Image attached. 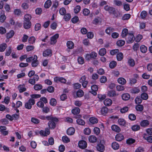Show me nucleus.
I'll return each mask as SVG.
<instances>
[{
    "instance_id": "obj_39",
    "label": "nucleus",
    "mask_w": 152,
    "mask_h": 152,
    "mask_svg": "<svg viewBox=\"0 0 152 152\" xmlns=\"http://www.w3.org/2000/svg\"><path fill=\"white\" fill-rule=\"evenodd\" d=\"M141 51L143 53H146L147 50V48L144 45H142L140 47Z\"/></svg>"
},
{
    "instance_id": "obj_40",
    "label": "nucleus",
    "mask_w": 152,
    "mask_h": 152,
    "mask_svg": "<svg viewBox=\"0 0 152 152\" xmlns=\"http://www.w3.org/2000/svg\"><path fill=\"white\" fill-rule=\"evenodd\" d=\"M80 111V109L78 107H75L72 110V112L74 114H78Z\"/></svg>"
},
{
    "instance_id": "obj_59",
    "label": "nucleus",
    "mask_w": 152,
    "mask_h": 152,
    "mask_svg": "<svg viewBox=\"0 0 152 152\" xmlns=\"http://www.w3.org/2000/svg\"><path fill=\"white\" fill-rule=\"evenodd\" d=\"M116 62L114 61H112L109 64L110 67L111 68H114L116 66Z\"/></svg>"
},
{
    "instance_id": "obj_56",
    "label": "nucleus",
    "mask_w": 152,
    "mask_h": 152,
    "mask_svg": "<svg viewBox=\"0 0 152 152\" xmlns=\"http://www.w3.org/2000/svg\"><path fill=\"white\" fill-rule=\"evenodd\" d=\"M39 64V62L37 59V60H35V61H32L31 63V65L32 67H36L38 66Z\"/></svg>"
},
{
    "instance_id": "obj_52",
    "label": "nucleus",
    "mask_w": 152,
    "mask_h": 152,
    "mask_svg": "<svg viewBox=\"0 0 152 152\" xmlns=\"http://www.w3.org/2000/svg\"><path fill=\"white\" fill-rule=\"evenodd\" d=\"M107 77L105 76H102L101 77L100 81L102 83H104L107 81Z\"/></svg>"
},
{
    "instance_id": "obj_45",
    "label": "nucleus",
    "mask_w": 152,
    "mask_h": 152,
    "mask_svg": "<svg viewBox=\"0 0 152 152\" xmlns=\"http://www.w3.org/2000/svg\"><path fill=\"white\" fill-rule=\"evenodd\" d=\"M42 88V86L41 84H36L34 86V89L36 90H41Z\"/></svg>"
},
{
    "instance_id": "obj_16",
    "label": "nucleus",
    "mask_w": 152,
    "mask_h": 152,
    "mask_svg": "<svg viewBox=\"0 0 152 152\" xmlns=\"http://www.w3.org/2000/svg\"><path fill=\"white\" fill-rule=\"evenodd\" d=\"M6 18V17L5 15L4 12L2 11L0 14V22L1 23L4 22Z\"/></svg>"
},
{
    "instance_id": "obj_35",
    "label": "nucleus",
    "mask_w": 152,
    "mask_h": 152,
    "mask_svg": "<svg viewBox=\"0 0 152 152\" xmlns=\"http://www.w3.org/2000/svg\"><path fill=\"white\" fill-rule=\"evenodd\" d=\"M31 18V15L29 14L25 15L24 17V21H30V20Z\"/></svg>"
},
{
    "instance_id": "obj_27",
    "label": "nucleus",
    "mask_w": 152,
    "mask_h": 152,
    "mask_svg": "<svg viewBox=\"0 0 152 152\" xmlns=\"http://www.w3.org/2000/svg\"><path fill=\"white\" fill-rule=\"evenodd\" d=\"M115 91H110L108 92L107 95L109 97H114L118 95Z\"/></svg>"
},
{
    "instance_id": "obj_9",
    "label": "nucleus",
    "mask_w": 152,
    "mask_h": 152,
    "mask_svg": "<svg viewBox=\"0 0 152 152\" xmlns=\"http://www.w3.org/2000/svg\"><path fill=\"white\" fill-rule=\"evenodd\" d=\"M79 147L81 149H85L87 146V143L84 140L80 141L78 143Z\"/></svg>"
},
{
    "instance_id": "obj_47",
    "label": "nucleus",
    "mask_w": 152,
    "mask_h": 152,
    "mask_svg": "<svg viewBox=\"0 0 152 152\" xmlns=\"http://www.w3.org/2000/svg\"><path fill=\"white\" fill-rule=\"evenodd\" d=\"M76 122L77 124L81 125H84L85 124L84 121L81 119H78L77 120Z\"/></svg>"
},
{
    "instance_id": "obj_54",
    "label": "nucleus",
    "mask_w": 152,
    "mask_h": 152,
    "mask_svg": "<svg viewBox=\"0 0 152 152\" xmlns=\"http://www.w3.org/2000/svg\"><path fill=\"white\" fill-rule=\"evenodd\" d=\"M140 126L138 125H134L132 127V129L133 131H137L140 129Z\"/></svg>"
},
{
    "instance_id": "obj_63",
    "label": "nucleus",
    "mask_w": 152,
    "mask_h": 152,
    "mask_svg": "<svg viewBox=\"0 0 152 152\" xmlns=\"http://www.w3.org/2000/svg\"><path fill=\"white\" fill-rule=\"evenodd\" d=\"M37 105L38 107L42 108L44 106V103L40 100L37 102Z\"/></svg>"
},
{
    "instance_id": "obj_37",
    "label": "nucleus",
    "mask_w": 152,
    "mask_h": 152,
    "mask_svg": "<svg viewBox=\"0 0 152 152\" xmlns=\"http://www.w3.org/2000/svg\"><path fill=\"white\" fill-rule=\"evenodd\" d=\"M128 34V29L126 28L124 29L122 31L121 36L122 37H124L127 35Z\"/></svg>"
},
{
    "instance_id": "obj_61",
    "label": "nucleus",
    "mask_w": 152,
    "mask_h": 152,
    "mask_svg": "<svg viewBox=\"0 0 152 152\" xmlns=\"http://www.w3.org/2000/svg\"><path fill=\"white\" fill-rule=\"evenodd\" d=\"M119 50L118 49L112 50L110 51V53L112 55H114L119 52Z\"/></svg>"
},
{
    "instance_id": "obj_1",
    "label": "nucleus",
    "mask_w": 152,
    "mask_h": 152,
    "mask_svg": "<svg viewBox=\"0 0 152 152\" xmlns=\"http://www.w3.org/2000/svg\"><path fill=\"white\" fill-rule=\"evenodd\" d=\"M97 56V53L95 51H92L91 53L86 54L85 57L87 60L89 61L91 59H95Z\"/></svg>"
},
{
    "instance_id": "obj_44",
    "label": "nucleus",
    "mask_w": 152,
    "mask_h": 152,
    "mask_svg": "<svg viewBox=\"0 0 152 152\" xmlns=\"http://www.w3.org/2000/svg\"><path fill=\"white\" fill-rule=\"evenodd\" d=\"M18 89L20 93L26 90V88L24 86L22 85H19L18 87Z\"/></svg>"
},
{
    "instance_id": "obj_25",
    "label": "nucleus",
    "mask_w": 152,
    "mask_h": 152,
    "mask_svg": "<svg viewBox=\"0 0 152 152\" xmlns=\"http://www.w3.org/2000/svg\"><path fill=\"white\" fill-rule=\"evenodd\" d=\"M128 63L129 66L131 67L134 66L135 65L134 60L132 58H130L128 59Z\"/></svg>"
},
{
    "instance_id": "obj_22",
    "label": "nucleus",
    "mask_w": 152,
    "mask_h": 152,
    "mask_svg": "<svg viewBox=\"0 0 152 152\" xmlns=\"http://www.w3.org/2000/svg\"><path fill=\"white\" fill-rule=\"evenodd\" d=\"M15 32L13 30H11L6 34V37L7 39L11 38L14 35Z\"/></svg>"
},
{
    "instance_id": "obj_42",
    "label": "nucleus",
    "mask_w": 152,
    "mask_h": 152,
    "mask_svg": "<svg viewBox=\"0 0 152 152\" xmlns=\"http://www.w3.org/2000/svg\"><path fill=\"white\" fill-rule=\"evenodd\" d=\"M116 43L118 46L121 47L123 46L124 45L125 42L124 40H119L117 41Z\"/></svg>"
},
{
    "instance_id": "obj_55",
    "label": "nucleus",
    "mask_w": 152,
    "mask_h": 152,
    "mask_svg": "<svg viewBox=\"0 0 152 152\" xmlns=\"http://www.w3.org/2000/svg\"><path fill=\"white\" fill-rule=\"evenodd\" d=\"M34 48V46L32 45H28L26 47V50L28 52L31 51L33 50Z\"/></svg>"
},
{
    "instance_id": "obj_3",
    "label": "nucleus",
    "mask_w": 152,
    "mask_h": 152,
    "mask_svg": "<svg viewBox=\"0 0 152 152\" xmlns=\"http://www.w3.org/2000/svg\"><path fill=\"white\" fill-rule=\"evenodd\" d=\"M58 119L56 118H52L51 121L48 123V125L49 128L51 129H54L56 127L55 122H58Z\"/></svg>"
},
{
    "instance_id": "obj_48",
    "label": "nucleus",
    "mask_w": 152,
    "mask_h": 152,
    "mask_svg": "<svg viewBox=\"0 0 152 152\" xmlns=\"http://www.w3.org/2000/svg\"><path fill=\"white\" fill-rule=\"evenodd\" d=\"M83 132L85 134L89 135L91 133V130L89 128H86L84 129Z\"/></svg>"
},
{
    "instance_id": "obj_41",
    "label": "nucleus",
    "mask_w": 152,
    "mask_h": 152,
    "mask_svg": "<svg viewBox=\"0 0 152 152\" xmlns=\"http://www.w3.org/2000/svg\"><path fill=\"white\" fill-rule=\"evenodd\" d=\"M140 91V89L137 88H133L130 90V92L132 94H137Z\"/></svg>"
},
{
    "instance_id": "obj_11",
    "label": "nucleus",
    "mask_w": 152,
    "mask_h": 152,
    "mask_svg": "<svg viewBox=\"0 0 152 152\" xmlns=\"http://www.w3.org/2000/svg\"><path fill=\"white\" fill-rule=\"evenodd\" d=\"M104 9L105 10L108 11L110 13H112L114 12L115 9L112 7H110L108 5H106L104 7Z\"/></svg>"
},
{
    "instance_id": "obj_34",
    "label": "nucleus",
    "mask_w": 152,
    "mask_h": 152,
    "mask_svg": "<svg viewBox=\"0 0 152 152\" xmlns=\"http://www.w3.org/2000/svg\"><path fill=\"white\" fill-rule=\"evenodd\" d=\"M89 121L92 124H96L98 122V120L97 119L94 117H92L90 118Z\"/></svg>"
},
{
    "instance_id": "obj_15",
    "label": "nucleus",
    "mask_w": 152,
    "mask_h": 152,
    "mask_svg": "<svg viewBox=\"0 0 152 152\" xmlns=\"http://www.w3.org/2000/svg\"><path fill=\"white\" fill-rule=\"evenodd\" d=\"M37 56L35 55L33 56H31L27 58L26 59V61L28 62H30L31 61H34L37 60Z\"/></svg>"
},
{
    "instance_id": "obj_57",
    "label": "nucleus",
    "mask_w": 152,
    "mask_h": 152,
    "mask_svg": "<svg viewBox=\"0 0 152 152\" xmlns=\"http://www.w3.org/2000/svg\"><path fill=\"white\" fill-rule=\"evenodd\" d=\"M116 89L118 91H122L124 90V86L118 85L116 86Z\"/></svg>"
},
{
    "instance_id": "obj_53",
    "label": "nucleus",
    "mask_w": 152,
    "mask_h": 152,
    "mask_svg": "<svg viewBox=\"0 0 152 152\" xmlns=\"http://www.w3.org/2000/svg\"><path fill=\"white\" fill-rule=\"evenodd\" d=\"M12 48L11 46L9 47L8 49L6 50L5 53V55L7 56H8L10 55L11 53Z\"/></svg>"
},
{
    "instance_id": "obj_21",
    "label": "nucleus",
    "mask_w": 152,
    "mask_h": 152,
    "mask_svg": "<svg viewBox=\"0 0 152 152\" xmlns=\"http://www.w3.org/2000/svg\"><path fill=\"white\" fill-rule=\"evenodd\" d=\"M104 104L106 106H110L112 103V100L109 99H106L104 101Z\"/></svg>"
},
{
    "instance_id": "obj_28",
    "label": "nucleus",
    "mask_w": 152,
    "mask_h": 152,
    "mask_svg": "<svg viewBox=\"0 0 152 152\" xmlns=\"http://www.w3.org/2000/svg\"><path fill=\"white\" fill-rule=\"evenodd\" d=\"M118 83L121 85H124L126 83V80L123 77H119L117 80Z\"/></svg>"
},
{
    "instance_id": "obj_14",
    "label": "nucleus",
    "mask_w": 152,
    "mask_h": 152,
    "mask_svg": "<svg viewBox=\"0 0 152 152\" xmlns=\"http://www.w3.org/2000/svg\"><path fill=\"white\" fill-rule=\"evenodd\" d=\"M149 124V121L147 120H143L140 123V126L143 127H146Z\"/></svg>"
},
{
    "instance_id": "obj_46",
    "label": "nucleus",
    "mask_w": 152,
    "mask_h": 152,
    "mask_svg": "<svg viewBox=\"0 0 152 152\" xmlns=\"http://www.w3.org/2000/svg\"><path fill=\"white\" fill-rule=\"evenodd\" d=\"M36 40V38L34 36H31L28 39V42L30 44H33L35 42Z\"/></svg>"
},
{
    "instance_id": "obj_20",
    "label": "nucleus",
    "mask_w": 152,
    "mask_h": 152,
    "mask_svg": "<svg viewBox=\"0 0 152 152\" xmlns=\"http://www.w3.org/2000/svg\"><path fill=\"white\" fill-rule=\"evenodd\" d=\"M31 25V21H24L23 26L24 28L26 29L29 28Z\"/></svg>"
},
{
    "instance_id": "obj_19",
    "label": "nucleus",
    "mask_w": 152,
    "mask_h": 152,
    "mask_svg": "<svg viewBox=\"0 0 152 152\" xmlns=\"http://www.w3.org/2000/svg\"><path fill=\"white\" fill-rule=\"evenodd\" d=\"M66 45L68 48L69 49H72L74 47V44L72 41H69L67 42Z\"/></svg>"
},
{
    "instance_id": "obj_36",
    "label": "nucleus",
    "mask_w": 152,
    "mask_h": 152,
    "mask_svg": "<svg viewBox=\"0 0 152 152\" xmlns=\"http://www.w3.org/2000/svg\"><path fill=\"white\" fill-rule=\"evenodd\" d=\"M99 53L100 56H103L106 53V50L104 48H102L99 50Z\"/></svg>"
},
{
    "instance_id": "obj_13",
    "label": "nucleus",
    "mask_w": 152,
    "mask_h": 152,
    "mask_svg": "<svg viewBox=\"0 0 152 152\" xmlns=\"http://www.w3.org/2000/svg\"><path fill=\"white\" fill-rule=\"evenodd\" d=\"M142 137L143 138L146 140L147 141L150 143H152V136L147 137L146 134L144 133L143 134Z\"/></svg>"
},
{
    "instance_id": "obj_6",
    "label": "nucleus",
    "mask_w": 152,
    "mask_h": 152,
    "mask_svg": "<svg viewBox=\"0 0 152 152\" xmlns=\"http://www.w3.org/2000/svg\"><path fill=\"white\" fill-rule=\"evenodd\" d=\"M86 76L84 75L82 76L79 80L80 82L82 83L83 86L84 88L87 87L88 83V81L86 80Z\"/></svg>"
},
{
    "instance_id": "obj_2",
    "label": "nucleus",
    "mask_w": 152,
    "mask_h": 152,
    "mask_svg": "<svg viewBox=\"0 0 152 152\" xmlns=\"http://www.w3.org/2000/svg\"><path fill=\"white\" fill-rule=\"evenodd\" d=\"M35 103V101L34 99H30L25 104V108L28 109H30L32 105H34Z\"/></svg>"
},
{
    "instance_id": "obj_51",
    "label": "nucleus",
    "mask_w": 152,
    "mask_h": 152,
    "mask_svg": "<svg viewBox=\"0 0 152 152\" xmlns=\"http://www.w3.org/2000/svg\"><path fill=\"white\" fill-rule=\"evenodd\" d=\"M71 18V15L69 13H67L65 15L64 17V18L65 21L69 20Z\"/></svg>"
},
{
    "instance_id": "obj_62",
    "label": "nucleus",
    "mask_w": 152,
    "mask_h": 152,
    "mask_svg": "<svg viewBox=\"0 0 152 152\" xmlns=\"http://www.w3.org/2000/svg\"><path fill=\"white\" fill-rule=\"evenodd\" d=\"M80 10V7L79 5L77 6L74 9V12L75 13H77L79 12Z\"/></svg>"
},
{
    "instance_id": "obj_5",
    "label": "nucleus",
    "mask_w": 152,
    "mask_h": 152,
    "mask_svg": "<svg viewBox=\"0 0 152 152\" xmlns=\"http://www.w3.org/2000/svg\"><path fill=\"white\" fill-rule=\"evenodd\" d=\"M108 112V109L106 107H103L101 109H98L97 110V113L100 115H105L107 114Z\"/></svg>"
},
{
    "instance_id": "obj_32",
    "label": "nucleus",
    "mask_w": 152,
    "mask_h": 152,
    "mask_svg": "<svg viewBox=\"0 0 152 152\" xmlns=\"http://www.w3.org/2000/svg\"><path fill=\"white\" fill-rule=\"evenodd\" d=\"M118 123L121 126H125L126 122V121L124 119L119 118L118 120Z\"/></svg>"
},
{
    "instance_id": "obj_24",
    "label": "nucleus",
    "mask_w": 152,
    "mask_h": 152,
    "mask_svg": "<svg viewBox=\"0 0 152 152\" xmlns=\"http://www.w3.org/2000/svg\"><path fill=\"white\" fill-rule=\"evenodd\" d=\"M88 140L90 142L93 143L96 142L97 138L94 136L91 135L89 137Z\"/></svg>"
},
{
    "instance_id": "obj_26",
    "label": "nucleus",
    "mask_w": 152,
    "mask_h": 152,
    "mask_svg": "<svg viewBox=\"0 0 152 152\" xmlns=\"http://www.w3.org/2000/svg\"><path fill=\"white\" fill-rule=\"evenodd\" d=\"M130 98V95L128 93H125L122 95V98L125 101L128 100Z\"/></svg>"
},
{
    "instance_id": "obj_8",
    "label": "nucleus",
    "mask_w": 152,
    "mask_h": 152,
    "mask_svg": "<svg viewBox=\"0 0 152 152\" xmlns=\"http://www.w3.org/2000/svg\"><path fill=\"white\" fill-rule=\"evenodd\" d=\"M59 34H56L50 38V43L51 45L55 44L57 42L56 39L58 38Z\"/></svg>"
},
{
    "instance_id": "obj_10",
    "label": "nucleus",
    "mask_w": 152,
    "mask_h": 152,
    "mask_svg": "<svg viewBox=\"0 0 152 152\" xmlns=\"http://www.w3.org/2000/svg\"><path fill=\"white\" fill-rule=\"evenodd\" d=\"M39 133L41 135L45 136L50 134V131L49 129H45V131L41 130Z\"/></svg>"
},
{
    "instance_id": "obj_18",
    "label": "nucleus",
    "mask_w": 152,
    "mask_h": 152,
    "mask_svg": "<svg viewBox=\"0 0 152 152\" xmlns=\"http://www.w3.org/2000/svg\"><path fill=\"white\" fill-rule=\"evenodd\" d=\"M52 55V51L48 49L43 52V56L44 57H46L49 56H51Z\"/></svg>"
},
{
    "instance_id": "obj_50",
    "label": "nucleus",
    "mask_w": 152,
    "mask_h": 152,
    "mask_svg": "<svg viewBox=\"0 0 152 152\" xmlns=\"http://www.w3.org/2000/svg\"><path fill=\"white\" fill-rule=\"evenodd\" d=\"M63 142L67 143L70 142L69 139L66 136H63L62 137Z\"/></svg>"
},
{
    "instance_id": "obj_31",
    "label": "nucleus",
    "mask_w": 152,
    "mask_h": 152,
    "mask_svg": "<svg viewBox=\"0 0 152 152\" xmlns=\"http://www.w3.org/2000/svg\"><path fill=\"white\" fill-rule=\"evenodd\" d=\"M52 4V1L50 0H47L45 3L44 7L45 8H49Z\"/></svg>"
},
{
    "instance_id": "obj_7",
    "label": "nucleus",
    "mask_w": 152,
    "mask_h": 152,
    "mask_svg": "<svg viewBox=\"0 0 152 152\" xmlns=\"http://www.w3.org/2000/svg\"><path fill=\"white\" fill-rule=\"evenodd\" d=\"M134 36L133 34H129L127 35L126 41L127 43H132L134 40Z\"/></svg>"
},
{
    "instance_id": "obj_33",
    "label": "nucleus",
    "mask_w": 152,
    "mask_h": 152,
    "mask_svg": "<svg viewBox=\"0 0 152 152\" xmlns=\"http://www.w3.org/2000/svg\"><path fill=\"white\" fill-rule=\"evenodd\" d=\"M84 92L81 89H79L76 92L77 97H80L83 96L84 95Z\"/></svg>"
},
{
    "instance_id": "obj_43",
    "label": "nucleus",
    "mask_w": 152,
    "mask_h": 152,
    "mask_svg": "<svg viewBox=\"0 0 152 152\" xmlns=\"http://www.w3.org/2000/svg\"><path fill=\"white\" fill-rule=\"evenodd\" d=\"M117 58L118 61H121L123 58V55L122 53H119L117 55Z\"/></svg>"
},
{
    "instance_id": "obj_12",
    "label": "nucleus",
    "mask_w": 152,
    "mask_h": 152,
    "mask_svg": "<svg viewBox=\"0 0 152 152\" xmlns=\"http://www.w3.org/2000/svg\"><path fill=\"white\" fill-rule=\"evenodd\" d=\"M111 128L112 130L116 132H119L121 131L120 128L118 126L113 125L111 126Z\"/></svg>"
},
{
    "instance_id": "obj_30",
    "label": "nucleus",
    "mask_w": 152,
    "mask_h": 152,
    "mask_svg": "<svg viewBox=\"0 0 152 152\" xmlns=\"http://www.w3.org/2000/svg\"><path fill=\"white\" fill-rule=\"evenodd\" d=\"M112 146L113 148L115 150L118 149L120 147L119 144L115 142H113L112 143Z\"/></svg>"
},
{
    "instance_id": "obj_58",
    "label": "nucleus",
    "mask_w": 152,
    "mask_h": 152,
    "mask_svg": "<svg viewBox=\"0 0 152 152\" xmlns=\"http://www.w3.org/2000/svg\"><path fill=\"white\" fill-rule=\"evenodd\" d=\"M50 104L53 106H55L56 104V101L54 98H52L50 101Z\"/></svg>"
},
{
    "instance_id": "obj_23",
    "label": "nucleus",
    "mask_w": 152,
    "mask_h": 152,
    "mask_svg": "<svg viewBox=\"0 0 152 152\" xmlns=\"http://www.w3.org/2000/svg\"><path fill=\"white\" fill-rule=\"evenodd\" d=\"M75 132V130L74 128L73 127H70L69 128L67 131V134L70 135H73Z\"/></svg>"
},
{
    "instance_id": "obj_64",
    "label": "nucleus",
    "mask_w": 152,
    "mask_h": 152,
    "mask_svg": "<svg viewBox=\"0 0 152 152\" xmlns=\"http://www.w3.org/2000/svg\"><path fill=\"white\" fill-rule=\"evenodd\" d=\"M135 152H144V149L142 147H139L136 149Z\"/></svg>"
},
{
    "instance_id": "obj_49",
    "label": "nucleus",
    "mask_w": 152,
    "mask_h": 152,
    "mask_svg": "<svg viewBox=\"0 0 152 152\" xmlns=\"http://www.w3.org/2000/svg\"><path fill=\"white\" fill-rule=\"evenodd\" d=\"M78 62L80 64H82L84 62V60L83 58L81 57H79L77 59Z\"/></svg>"
},
{
    "instance_id": "obj_17",
    "label": "nucleus",
    "mask_w": 152,
    "mask_h": 152,
    "mask_svg": "<svg viewBox=\"0 0 152 152\" xmlns=\"http://www.w3.org/2000/svg\"><path fill=\"white\" fill-rule=\"evenodd\" d=\"M116 140L118 141H120L124 139V136L120 133L117 134L115 137Z\"/></svg>"
},
{
    "instance_id": "obj_4",
    "label": "nucleus",
    "mask_w": 152,
    "mask_h": 152,
    "mask_svg": "<svg viewBox=\"0 0 152 152\" xmlns=\"http://www.w3.org/2000/svg\"><path fill=\"white\" fill-rule=\"evenodd\" d=\"M104 142L103 140L100 141V142L97 145V150L100 152H103L105 149V147L104 146Z\"/></svg>"
},
{
    "instance_id": "obj_60",
    "label": "nucleus",
    "mask_w": 152,
    "mask_h": 152,
    "mask_svg": "<svg viewBox=\"0 0 152 152\" xmlns=\"http://www.w3.org/2000/svg\"><path fill=\"white\" fill-rule=\"evenodd\" d=\"M31 99H37L41 97V95L39 94H32L31 95Z\"/></svg>"
},
{
    "instance_id": "obj_38",
    "label": "nucleus",
    "mask_w": 152,
    "mask_h": 152,
    "mask_svg": "<svg viewBox=\"0 0 152 152\" xmlns=\"http://www.w3.org/2000/svg\"><path fill=\"white\" fill-rule=\"evenodd\" d=\"M7 47V44L5 43H3L0 45V51L3 52Z\"/></svg>"
},
{
    "instance_id": "obj_29",
    "label": "nucleus",
    "mask_w": 152,
    "mask_h": 152,
    "mask_svg": "<svg viewBox=\"0 0 152 152\" xmlns=\"http://www.w3.org/2000/svg\"><path fill=\"white\" fill-rule=\"evenodd\" d=\"M114 31V28L111 27H107L105 30L106 33L109 35H110V34Z\"/></svg>"
}]
</instances>
